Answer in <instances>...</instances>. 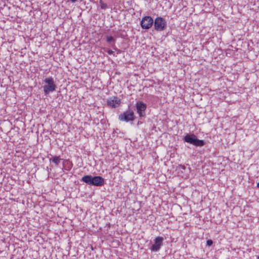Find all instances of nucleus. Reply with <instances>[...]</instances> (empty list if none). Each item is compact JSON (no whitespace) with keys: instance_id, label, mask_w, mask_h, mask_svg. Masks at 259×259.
I'll list each match as a JSON object with an SVG mask.
<instances>
[{"instance_id":"1","label":"nucleus","mask_w":259,"mask_h":259,"mask_svg":"<svg viewBox=\"0 0 259 259\" xmlns=\"http://www.w3.org/2000/svg\"><path fill=\"white\" fill-rule=\"evenodd\" d=\"M81 181L88 185L97 187L102 186L104 184V179L101 176L85 175L81 178Z\"/></svg>"},{"instance_id":"8","label":"nucleus","mask_w":259,"mask_h":259,"mask_svg":"<svg viewBox=\"0 0 259 259\" xmlns=\"http://www.w3.org/2000/svg\"><path fill=\"white\" fill-rule=\"evenodd\" d=\"M136 108L137 113L140 117L146 116L145 110L147 108V105L142 101H138L136 104Z\"/></svg>"},{"instance_id":"11","label":"nucleus","mask_w":259,"mask_h":259,"mask_svg":"<svg viewBox=\"0 0 259 259\" xmlns=\"http://www.w3.org/2000/svg\"><path fill=\"white\" fill-rule=\"evenodd\" d=\"M61 160V158L58 156H55L53 158L50 159V161L55 163L56 165H58Z\"/></svg>"},{"instance_id":"4","label":"nucleus","mask_w":259,"mask_h":259,"mask_svg":"<svg viewBox=\"0 0 259 259\" xmlns=\"http://www.w3.org/2000/svg\"><path fill=\"white\" fill-rule=\"evenodd\" d=\"M135 118V114L133 110H127L123 113L120 114L118 116V119L120 121L129 122L134 120Z\"/></svg>"},{"instance_id":"5","label":"nucleus","mask_w":259,"mask_h":259,"mask_svg":"<svg viewBox=\"0 0 259 259\" xmlns=\"http://www.w3.org/2000/svg\"><path fill=\"white\" fill-rule=\"evenodd\" d=\"M153 23L154 28L157 31H163L166 27V21L164 19L160 17L156 18Z\"/></svg>"},{"instance_id":"12","label":"nucleus","mask_w":259,"mask_h":259,"mask_svg":"<svg viewBox=\"0 0 259 259\" xmlns=\"http://www.w3.org/2000/svg\"><path fill=\"white\" fill-rule=\"evenodd\" d=\"M100 4L101 8L103 10H105L107 8V5L103 2L102 0H100Z\"/></svg>"},{"instance_id":"14","label":"nucleus","mask_w":259,"mask_h":259,"mask_svg":"<svg viewBox=\"0 0 259 259\" xmlns=\"http://www.w3.org/2000/svg\"><path fill=\"white\" fill-rule=\"evenodd\" d=\"M212 241L211 240H208L207 241H206V244L207 245L210 246H211L212 244Z\"/></svg>"},{"instance_id":"7","label":"nucleus","mask_w":259,"mask_h":259,"mask_svg":"<svg viewBox=\"0 0 259 259\" xmlns=\"http://www.w3.org/2000/svg\"><path fill=\"white\" fill-rule=\"evenodd\" d=\"M163 240L164 239L162 237L158 236L156 237L154 240V244L150 248L151 251L154 252L158 251L162 246Z\"/></svg>"},{"instance_id":"17","label":"nucleus","mask_w":259,"mask_h":259,"mask_svg":"<svg viewBox=\"0 0 259 259\" xmlns=\"http://www.w3.org/2000/svg\"><path fill=\"white\" fill-rule=\"evenodd\" d=\"M141 123H142V122H141V121H139L138 122L137 124H138V125H139V124H141Z\"/></svg>"},{"instance_id":"18","label":"nucleus","mask_w":259,"mask_h":259,"mask_svg":"<svg viewBox=\"0 0 259 259\" xmlns=\"http://www.w3.org/2000/svg\"><path fill=\"white\" fill-rule=\"evenodd\" d=\"M257 187L259 188V182L257 184Z\"/></svg>"},{"instance_id":"6","label":"nucleus","mask_w":259,"mask_h":259,"mask_svg":"<svg viewBox=\"0 0 259 259\" xmlns=\"http://www.w3.org/2000/svg\"><path fill=\"white\" fill-rule=\"evenodd\" d=\"M154 21L150 16H145L142 18L140 24L144 29H149L153 24Z\"/></svg>"},{"instance_id":"13","label":"nucleus","mask_w":259,"mask_h":259,"mask_svg":"<svg viewBox=\"0 0 259 259\" xmlns=\"http://www.w3.org/2000/svg\"><path fill=\"white\" fill-rule=\"evenodd\" d=\"M186 169V167L185 165H179L177 167V169L178 170H180V169H182V170H185Z\"/></svg>"},{"instance_id":"2","label":"nucleus","mask_w":259,"mask_h":259,"mask_svg":"<svg viewBox=\"0 0 259 259\" xmlns=\"http://www.w3.org/2000/svg\"><path fill=\"white\" fill-rule=\"evenodd\" d=\"M44 82L46 83V84L43 86L44 94L46 96L56 91L57 86L53 77H50L46 78L44 80Z\"/></svg>"},{"instance_id":"9","label":"nucleus","mask_w":259,"mask_h":259,"mask_svg":"<svg viewBox=\"0 0 259 259\" xmlns=\"http://www.w3.org/2000/svg\"><path fill=\"white\" fill-rule=\"evenodd\" d=\"M107 104L110 107L116 108L120 105L121 100L116 96H113L107 99Z\"/></svg>"},{"instance_id":"19","label":"nucleus","mask_w":259,"mask_h":259,"mask_svg":"<svg viewBox=\"0 0 259 259\" xmlns=\"http://www.w3.org/2000/svg\"><path fill=\"white\" fill-rule=\"evenodd\" d=\"M258 259H259V255H258Z\"/></svg>"},{"instance_id":"10","label":"nucleus","mask_w":259,"mask_h":259,"mask_svg":"<svg viewBox=\"0 0 259 259\" xmlns=\"http://www.w3.org/2000/svg\"><path fill=\"white\" fill-rule=\"evenodd\" d=\"M106 41L109 44H113L114 45L115 43V39L112 36H107Z\"/></svg>"},{"instance_id":"16","label":"nucleus","mask_w":259,"mask_h":259,"mask_svg":"<svg viewBox=\"0 0 259 259\" xmlns=\"http://www.w3.org/2000/svg\"><path fill=\"white\" fill-rule=\"evenodd\" d=\"M72 3L76 2L77 0H70Z\"/></svg>"},{"instance_id":"15","label":"nucleus","mask_w":259,"mask_h":259,"mask_svg":"<svg viewBox=\"0 0 259 259\" xmlns=\"http://www.w3.org/2000/svg\"><path fill=\"white\" fill-rule=\"evenodd\" d=\"M107 52L109 55H114V52L111 50H109Z\"/></svg>"},{"instance_id":"3","label":"nucleus","mask_w":259,"mask_h":259,"mask_svg":"<svg viewBox=\"0 0 259 259\" xmlns=\"http://www.w3.org/2000/svg\"><path fill=\"white\" fill-rule=\"evenodd\" d=\"M183 140L185 142L190 143L197 147H202L205 144L204 141L197 139L194 134H186L184 136Z\"/></svg>"}]
</instances>
